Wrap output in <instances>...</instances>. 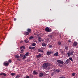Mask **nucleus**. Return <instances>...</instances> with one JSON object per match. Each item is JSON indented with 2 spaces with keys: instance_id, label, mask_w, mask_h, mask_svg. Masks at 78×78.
<instances>
[{
  "instance_id": "8fccbe9b",
  "label": "nucleus",
  "mask_w": 78,
  "mask_h": 78,
  "mask_svg": "<svg viewBox=\"0 0 78 78\" xmlns=\"http://www.w3.org/2000/svg\"><path fill=\"white\" fill-rule=\"evenodd\" d=\"M17 60L18 61H20V59H18Z\"/></svg>"
},
{
  "instance_id": "ddd939ff",
  "label": "nucleus",
  "mask_w": 78,
  "mask_h": 78,
  "mask_svg": "<svg viewBox=\"0 0 78 78\" xmlns=\"http://www.w3.org/2000/svg\"><path fill=\"white\" fill-rule=\"evenodd\" d=\"M73 53H74V51L73 50H72L69 53L70 54V55L71 56H72L73 54Z\"/></svg>"
},
{
  "instance_id": "f704fd0d",
  "label": "nucleus",
  "mask_w": 78,
  "mask_h": 78,
  "mask_svg": "<svg viewBox=\"0 0 78 78\" xmlns=\"http://www.w3.org/2000/svg\"><path fill=\"white\" fill-rule=\"evenodd\" d=\"M75 73H73L72 74V76H74L75 75Z\"/></svg>"
},
{
  "instance_id": "c756f323",
  "label": "nucleus",
  "mask_w": 78,
  "mask_h": 78,
  "mask_svg": "<svg viewBox=\"0 0 78 78\" xmlns=\"http://www.w3.org/2000/svg\"><path fill=\"white\" fill-rule=\"evenodd\" d=\"M58 45H61V42L60 41H58Z\"/></svg>"
},
{
  "instance_id": "1a4fd4ad",
  "label": "nucleus",
  "mask_w": 78,
  "mask_h": 78,
  "mask_svg": "<svg viewBox=\"0 0 78 78\" xmlns=\"http://www.w3.org/2000/svg\"><path fill=\"white\" fill-rule=\"evenodd\" d=\"M33 75H37L38 73H37V72L36 71H34L33 73Z\"/></svg>"
},
{
  "instance_id": "7c9ffc66",
  "label": "nucleus",
  "mask_w": 78,
  "mask_h": 78,
  "mask_svg": "<svg viewBox=\"0 0 78 78\" xmlns=\"http://www.w3.org/2000/svg\"><path fill=\"white\" fill-rule=\"evenodd\" d=\"M54 75V73H52L51 74V76H53Z\"/></svg>"
},
{
  "instance_id": "c03bdc74",
  "label": "nucleus",
  "mask_w": 78,
  "mask_h": 78,
  "mask_svg": "<svg viewBox=\"0 0 78 78\" xmlns=\"http://www.w3.org/2000/svg\"><path fill=\"white\" fill-rule=\"evenodd\" d=\"M16 20H17V19L16 18H14V21H16Z\"/></svg>"
},
{
  "instance_id": "79ce46f5",
  "label": "nucleus",
  "mask_w": 78,
  "mask_h": 78,
  "mask_svg": "<svg viewBox=\"0 0 78 78\" xmlns=\"http://www.w3.org/2000/svg\"><path fill=\"white\" fill-rule=\"evenodd\" d=\"M60 78H66V77L64 76L61 77Z\"/></svg>"
},
{
  "instance_id": "cd10ccee",
  "label": "nucleus",
  "mask_w": 78,
  "mask_h": 78,
  "mask_svg": "<svg viewBox=\"0 0 78 78\" xmlns=\"http://www.w3.org/2000/svg\"><path fill=\"white\" fill-rule=\"evenodd\" d=\"M15 57L16 58H19V55H16Z\"/></svg>"
},
{
  "instance_id": "f03ea898",
  "label": "nucleus",
  "mask_w": 78,
  "mask_h": 78,
  "mask_svg": "<svg viewBox=\"0 0 78 78\" xmlns=\"http://www.w3.org/2000/svg\"><path fill=\"white\" fill-rule=\"evenodd\" d=\"M45 31L46 32H51V29H49L48 27H47L45 29Z\"/></svg>"
},
{
  "instance_id": "412c9836",
  "label": "nucleus",
  "mask_w": 78,
  "mask_h": 78,
  "mask_svg": "<svg viewBox=\"0 0 78 78\" xmlns=\"http://www.w3.org/2000/svg\"><path fill=\"white\" fill-rule=\"evenodd\" d=\"M26 58H27V57H26L25 55H24L23 56V57L22 58V59H26Z\"/></svg>"
},
{
  "instance_id": "a211bd4d",
  "label": "nucleus",
  "mask_w": 78,
  "mask_h": 78,
  "mask_svg": "<svg viewBox=\"0 0 78 78\" xmlns=\"http://www.w3.org/2000/svg\"><path fill=\"white\" fill-rule=\"evenodd\" d=\"M42 45V46H43V47H45V46H46V45H47V44L45 43H43Z\"/></svg>"
},
{
  "instance_id": "09e8293b",
  "label": "nucleus",
  "mask_w": 78,
  "mask_h": 78,
  "mask_svg": "<svg viewBox=\"0 0 78 78\" xmlns=\"http://www.w3.org/2000/svg\"><path fill=\"white\" fill-rule=\"evenodd\" d=\"M20 43H22V42H23V41H20Z\"/></svg>"
},
{
  "instance_id": "7ed1b4c3",
  "label": "nucleus",
  "mask_w": 78,
  "mask_h": 78,
  "mask_svg": "<svg viewBox=\"0 0 78 78\" xmlns=\"http://www.w3.org/2000/svg\"><path fill=\"white\" fill-rule=\"evenodd\" d=\"M57 62L58 63V64H64V62L60 60H58Z\"/></svg>"
},
{
  "instance_id": "2f4dec72",
  "label": "nucleus",
  "mask_w": 78,
  "mask_h": 78,
  "mask_svg": "<svg viewBox=\"0 0 78 78\" xmlns=\"http://www.w3.org/2000/svg\"><path fill=\"white\" fill-rule=\"evenodd\" d=\"M20 56L21 57V58H23V54H20Z\"/></svg>"
},
{
  "instance_id": "c85d7f7f",
  "label": "nucleus",
  "mask_w": 78,
  "mask_h": 78,
  "mask_svg": "<svg viewBox=\"0 0 78 78\" xmlns=\"http://www.w3.org/2000/svg\"><path fill=\"white\" fill-rule=\"evenodd\" d=\"M36 45V43H34L32 44V46H35Z\"/></svg>"
},
{
  "instance_id": "f257e3e1",
  "label": "nucleus",
  "mask_w": 78,
  "mask_h": 78,
  "mask_svg": "<svg viewBox=\"0 0 78 78\" xmlns=\"http://www.w3.org/2000/svg\"><path fill=\"white\" fill-rule=\"evenodd\" d=\"M42 67L44 69L49 70L50 69V64L48 63H44Z\"/></svg>"
},
{
  "instance_id": "37998d69",
  "label": "nucleus",
  "mask_w": 78,
  "mask_h": 78,
  "mask_svg": "<svg viewBox=\"0 0 78 78\" xmlns=\"http://www.w3.org/2000/svg\"><path fill=\"white\" fill-rule=\"evenodd\" d=\"M39 40V41H38L39 42H41V40Z\"/></svg>"
},
{
  "instance_id": "f3484780",
  "label": "nucleus",
  "mask_w": 78,
  "mask_h": 78,
  "mask_svg": "<svg viewBox=\"0 0 78 78\" xmlns=\"http://www.w3.org/2000/svg\"><path fill=\"white\" fill-rule=\"evenodd\" d=\"M29 55H30V53L28 52H27L25 54V55L28 56H29Z\"/></svg>"
},
{
  "instance_id": "c9c22d12",
  "label": "nucleus",
  "mask_w": 78,
  "mask_h": 78,
  "mask_svg": "<svg viewBox=\"0 0 78 78\" xmlns=\"http://www.w3.org/2000/svg\"><path fill=\"white\" fill-rule=\"evenodd\" d=\"M24 42H26V43H28V41H27V40H24Z\"/></svg>"
},
{
  "instance_id": "6ab92c4d",
  "label": "nucleus",
  "mask_w": 78,
  "mask_h": 78,
  "mask_svg": "<svg viewBox=\"0 0 78 78\" xmlns=\"http://www.w3.org/2000/svg\"><path fill=\"white\" fill-rule=\"evenodd\" d=\"M23 48V49H25V47L24 46H23L21 47H20V49H22V48Z\"/></svg>"
},
{
  "instance_id": "b1692460",
  "label": "nucleus",
  "mask_w": 78,
  "mask_h": 78,
  "mask_svg": "<svg viewBox=\"0 0 78 78\" xmlns=\"http://www.w3.org/2000/svg\"><path fill=\"white\" fill-rule=\"evenodd\" d=\"M48 37H50V38H51L53 37V36L52 35H50L48 36Z\"/></svg>"
},
{
  "instance_id": "a18cd8bd",
  "label": "nucleus",
  "mask_w": 78,
  "mask_h": 78,
  "mask_svg": "<svg viewBox=\"0 0 78 78\" xmlns=\"http://www.w3.org/2000/svg\"><path fill=\"white\" fill-rule=\"evenodd\" d=\"M68 42H72V41H70V40H69L68 41Z\"/></svg>"
},
{
  "instance_id": "603ef678",
  "label": "nucleus",
  "mask_w": 78,
  "mask_h": 78,
  "mask_svg": "<svg viewBox=\"0 0 78 78\" xmlns=\"http://www.w3.org/2000/svg\"><path fill=\"white\" fill-rule=\"evenodd\" d=\"M58 66H61V65H60V64H59L58 65Z\"/></svg>"
},
{
  "instance_id": "58836bf2",
  "label": "nucleus",
  "mask_w": 78,
  "mask_h": 78,
  "mask_svg": "<svg viewBox=\"0 0 78 78\" xmlns=\"http://www.w3.org/2000/svg\"><path fill=\"white\" fill-rule=\"evenodd\" d=\"M35 48V47H32V50H34Z\"/></svg>"
},
{
  "instance_id": "0eeeda50",
  "label": "nucleus",
  "mask_w": 78,
  "mask_h": 78,
  "mask_svg": "<svg viewBox=\"0 0 78 78\" xmlns=\"http://www.w3.org/2000/svg\"><path fill=\"white\" fill-rule=\"evenodd\" d=\"M70 62V60L69 59H67L66 60V61L65 62V64H69V62Z\"/></svg>"
},
{
  "instance_id": "2eb2a0df",
  "label": "nucleus",
  "mask_w": 78,
  "mask_h": 78,
  "mask_svg": "<svg viewBox=\"0 0 78 78\" xmlns=\"http://www.w3.org/2000/svg\"><path fill=\"white\" fill-rule=\"evenodd\" d=\"M27 31L29 32V33H31V30L30 29H28L27 30Z\"/></svg>"
},
{
  "instance_id": "20e7f679",
  "label": "nucleus",
  "mask_w": 78,
  "mask_h": 78,
  "mask_svg": "<svg viewBox=\"0 0 78 78\" xmlns=\"http://www.w3.org/2000/svg\"><path fill=\"white\" fill-rule=\"evenodd\" d=\"M53 71L54 72H57V73H59V72H61L60 70L56 69H54L53 70Z\"/></svg>"
},
{
  "instance_id": "49530a36",
  "label": "nucleus",
  "mask_w": 78,
  "mask_h": 78,
  "mask_svg": "<svg viewBox=\"0 0 78 78\" xmlns=\"http://www.w3.org/2000/svg\"><path fill=\"white\" fill-rule=\"evenodd\" d=\"M26 78H30V76H27L26 77Z\"/></svg>"
},
{
  "instance_id": "423d86ee",
  "label": "nucleus",
  "mask_w": 78,
  "mask_h": 78,
  "mask_svg": "<svg viewBox=\"0 0 78 78\" xmlns=\"http://www.w3.org/2000/svg\"><path fill=\"white\" fill-rule=\"evenodd\" d=\"M78 45V43L76 41H74L73 43V47H76V46Z\"/></svg>"
},
{
  "instance_id": "393cba45",
  "label": "nucleus",
  "mask_w": 78,
  "mask_h": 78,
  "mask_svg": "<svg viewBox=\"0 0 78 78\" xmlns=\"http://www.w3.org/2000/svg\"><path fill=\"white\" fill-rule=\"evenodd\" d=\"M20 76L17 75L16 76L15 78H20Z\"/></svg>"
},
{
  "instance_id": "9d476101",
  "label": "nucleus",
  "mask_w": 78,
  "mask_h": 78,
  "mask_svg": "<svg viewBox=\"0 0 78 78\" xmlns=\"http://www.w3.org/2000/svg\"><path fill=\"white\" fill-rule=\"evenodd\" d=\"M51 51H48L47 52V55L49 56V55H51Z\"/></svg>"
},
{
  "instance_id": "72a5a7b5",
  "label": "nucleus",
  "mask_w": 78,
  "mask_h": 78,
  "mask_svg": "<svg viewBox=\"0 0 78 78\" xmlns=\"http://www.w3.org/2000/svg\"><path fill=\"white\" fill-rule=\"evenodd\" d=\"M29 48L30 50H32V47H29Z\"/></svg>"
},
{
  "instance_id": "39448f33",
  "label": "nucleus",
  "mask_w": 78,
  "mask_h": 78,
  "mask_svg": "<svg viewBox=\"0 0 78 78\" xmlns=\"http://www.w3.org/2000/svg\"><path fill=\"white\" fill-rule=\"evenodd\" d=\"M39 77H41V78H42L43 76H44V73H40L39 74Z\"/></svg>"
},
{
  "instance_id": "5701e85b",
  "label": "nucleus",
  "mask_w": 78,
  "mask_h": 78,
  "mask_svg": "<svg viewBox=\"0 0 78 78\" xmlns=\"http://www.w3.org/2000/svg\"><path fill=\"white\" fill-rule=\"evenodd\" d=\"M60 52L62 54H64V52L62 50H61L60 51Z\"/></svg>"
},
{
  "instance_id": "ea45409f",
  "label": "nucleus",
  "mask_w": 78,
  "mask_h": 78,
  "mask_svg": "<svg viewBox=\"0 0 78 78\" xmlns=\"http://www.w3.org/2000/svg\"><path fill=\"white\" fill-rule=\"evenodd\" d=\"M38 40H40V39H41V37H38Z\"/></svg>"
},
{
  "instance_id": "a19ab883",
  "label": "nucleus",
  "mask_w": 78,
  "mask_h": 78,
  "mask_svg": "<svg viewBox=\"0 0 78 78\" xmlns=\"http://www.w3.org/2000/svg\"><path fill=\"white\" fill-rule=\"evenodd\" d=\"M9 62L10 63H11V60H9Z\"/></svg>"
},
{
  "instance_id": "a878e982",
  "label": "nucleus",
  "mask_w": 78,
  "mask_h": 78,
  "mask_svg": "<svg viewBox=\"0 0 78 78\" xmlns=\"http://www.w3.org/2000/svg\"><path fill=\"white\" fill-rule=\"evenodd\" d=\"M69 60H70L71 61H73V59H72V58L70 57L69 58Z\"/></svg>"
},
{
  "instance_id": "bb28decb",
  "label": "nucleus",
  "mask_w": 78,
  "mask_h": 78,
  "mask_svg": "<svg viewBox=\"0 0 78 78\" xmlns=\"http://www.w3.org/2000/svg\"><path fill=\"white\" fill-rule=\"evenodd\" d=\"M11 75H12V76H14L15 75V73H11Z\"/></svg>"
},
{
  "instance_id": "3c124183",
  "label": "nucleus",
  "mask_w": 78,
  "mask_h": 78,
  "mask_svg": "<svg viewBox=\"0 0 78 78\" xmlns=\"http://www.w3.org/2000/svg\"><path fill=\"white\" fill-rule=\"evenodd\" d=\"M41 41H42V42H43V41H44V40H42Z\"/></svg>"
},
{
  "instance_id": "473e14b6",
  "label": "nucleus",
  "mask_w": 78,
  "mask_h": 78,
  "mask_svg": "<svg viewBox=\"0 0 78 78\" xmlns=\"http://www.w3.org/2000/svg\"><path fill=\"white\" fill-rule=\"evenodd\" d=\"M65 49L67 50L68 49V47L66 46L65 47Z\"/></svg>"
},
{
  "instance_id": "9b49d317",
  "label": "nucleus",
  "mask_w": 78,
  "mask_h": 78,
  "mask_svg": "<svg viewBox=\"0 0 78 78\" xmlns=\"http://www.w3.org/2000/svg\"><path fill=\"white\" fill-rule=\"evenodd\" d=\"M3 64L5 66H8V65H9V63L4 62V63Z\"/></svg>"
},
{
  "instance_id": "e433bc0d",
  "label": "nucleus",
  "mask_w": 78,
  "mask_h": 78,
  "mask_svg": "<svg viewBox=\"0 0 78 78\" xmlns=\"http://www.w3.org/2000/svg\"><path fill=\"white\" fill-rule=\"evenodd\" d=\"M67 55H68V56H69H69H70V53L68 52V53H67Z\"/></svg>"
},
{
  "instance_id": "aec40b11",
  "label": "nucleus",
  "mask_w": 78,
  "mask_h": 78,
  "mask_svg": "<svg viewBox=\"0 0 78 78\" xmlns=\"http://www.w3.org/2000/svg\"><path fill=\"white\" fill-rule=\"evenodd\" d=\"M38 51L39 52H42V53L43 52H44V51H43L42 50H41V49H38Z\"/></svg>"
},
{
  "instance_id": "4be33fe9",
  "label": "nucleus",
  "mask_w": 78,
  "mask_h": 78,
  "mask_svg": "<svg viewBox=\"0 0 78 78\" xmlns=\"http://www.w3.org/2000/svg\"><path fill=\"white\" fill-rule=\"evenodd\" d=\"M34 38V37L31 36L29 37V40H30L31 39H33Z\"/></svg>"
},
{
  "instance_id": "4468645a",
  "label": "nucleus",
  "mask_w": 78,
  "mask_h": 78,
  "mask_svg": "<svg viewBox=\"0 0 78 78\" xmlns=\"http://www.w3.org/2000/svg\"><path fill=\"white\" fill-rule=\"evenodd\" d=\"M4 75V76H6V73H0V75Z\"/></svg>"
},
{
  "instance_id": "dca6fc26",
  "label": "nucleus",
  "mask_w": 78,
  "mask_h": 78,
  "mask_svg": "<svg viewBox=\"0 0 78 78\" xmlns=\"http://www.w3.org/2000/svg\"><path fill=\"white\" fill-rule=\"evenodd\" d=\"M54 56H58V52H57L54 54Z\"/></svg>"
},
{
  "instance_id": "f8f14e48",
  "label": "nucleus",
  "mask_w": 78,
  "mask_h": 78,
  "mask_svg": "<svg viewBox=\"0 0 78 78\" xmlns=\"http://www.w3.org/2000/svg\"><path fill=\"white\" fill-rule=\"evenodd\" d=\"M29 32H25L24 33V34L26 35V36H27V35H29Z\"/></svg>"
},
{
  "instance_id": "4c0bfd02",
  "label": "nucleus",
  "mask_w": 78,
  "mask_h": 78,
  "mask_svg": "<svg viewBox=\"0 0 78 78\" xmlns=\"http://www.w3.org/2000/svg\"><path fill=\"white\" fill-rule=\"evenodd\" d=\"M49 48H51L52 47V45H50L49 46Z\"/></svg>"
},
{
  "instance_id": "de8ad7c7",
  "label": "nucleus",
  "mask_w": 78,
  "mask_h": 78,
  "mask_svg": "<svg viewBox=\"0 0 78 78\" xmlns=\"http://www.w3.org/2000/svg\"><path fill=\"white\" fill-rule=\"evenodd\" d=\"M21 51H24V50L23 49H22L21 50Z\"/></svg>"
},
{
  "instance_id": "6e6552de",
  "label": "nucleus",
  "mask_w": 78,
  "mask_h": 78,
  "mask_svg": "<svg viewBox=\"0 0 78 78\" xmlns=\"http://www.w3.org/2000/svg\"><path fill=\"white\" fill-rule=\"evenodd\" d=\"M41 57H42V55H41V54H39L36 56L37 58H39Z\"/></svg>"
}]
</instances>
